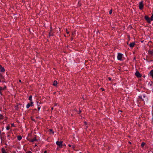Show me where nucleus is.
Here are the masks:
<instances>
[{
  "label": "nucleus",
  "instance_id": "1",
  "mask_svg": "<svg viewBox=\"0 0 153 153\" xmlns=\"http://www.w3.org/2000/svg\"><path fill=\"white\" fill-rule=\"evenodd\" d=\"M123 55V54L121 53H118L117 56L118 59L120 60H122Z\"/></svg>",
  "mask_w": 153,
  "mask_h": 153
},
{
  "label": "nucleus",
  "instance_id": "2",
  "mask_svg": "<svg viewBox=\"0 0 153 153\" xmlns=\"http://www.w3.org/2000/svg\"><path fill=\"white\" fill-rule=\"evenodd\" d=\"M143 1L140 2L139 3V8L140 9H142L143 8Z\"/></svg>",
  "mask_w": 153,
  "mask_h": 153
},
{
  "label": "nucleus",
  "instance_id": "3",
  "mask_svg": "<svg viewBox=\"0 0 153 153\" xmlns=\"http://www.w3.org/2000/svg\"><path fill=\"white\" fill-rule=\"evenodd\" d=\"M62 143L63 141H57L56 142V143L57 145L59 146V147H62Z\"/></svg>",
  "mask_w": 153,
  "mask_h": 153
},
{
  "label": "nucleus",
  "instance_id": "4",
  "mask_svg": "<svg viewBox=\"0 0 153 153\" xmlns=\"http://www.w3.org/2000/svg\"><path fill=\"white\" fill-rule=\"evenodd\" d=\"M145 19L147 21L148 23H150V22L151 20L150 19V18L147 16H145Z\"/></svg>",
  "mask_w": 153,
  "mask_h": 153
},
{
  "label": "nucleus",
  "instance_id": "5",
  "mask_svg": "<svg viewBox=\"0 0 153 153\" xmlns=\"http://www.w3.org/2000/svg\"><path fill=\"white\" fill-rule=\"evenodd\" d=\"M135 75L138 77H141V75L138 71H136L135 73Z\"/></svg>",
  "mask_w": 153,
  "mask_h": 153
},
{
  "label": "nucleus",
  "instance_id": "6",
  "mask_svg": "<svg viewBox=\"0 0 153 153\" xmlns=\"http://www.w3.org/2000/svg\"><path fill=\"white\" fill-rule=\"evenodd\" d=\"M48 131L49 132V134L51 135H53L54 133V131L51 129H50L48 130Z\"/></svg>",
  "mask_w": 153,
  "mask_h": 153
},
{
  "label": "nucleus",
  "instance_id": "7",
  "mask_svg": "<svg viewBox=\"0 0 153 153\" xmlns=\"http://www.w3.org/2000/svg\"><path fill=\"white\" fill-rule=\"evenodd\" d=\"M50 30L49 33V36H53V32H52V30L51 27H50Z\"/></svg>",
  "mask_w": 153,
  "mask_h": 153
},
{
  "label": "nucleus",
  "instance_id": "8",
  "mask_svg": "<svg viewBox=\"0 0 153 153\" xmlns=\"http://www.w3.org/2000/svg\"><path fill=\"white\" fill-rule=\"evenodd\" d=\"M149 75L150 76H151L153 79V70H152L150 73H149Z\"/></svg>",
  "mask_w": 153,
  "mask_h": 153
},
{
  "label": "nucleus",
  "instance_id": "9",
  "mask_svg": "<svg viewBox=\"0 0 153 153\" xmlns=\"http://www.w3.org/2000/svg\"><path fill=\"white\" fill-rule=\"evenodd\" d=\"M6 86H4V87L3 88H2V87H0V94H1V90H4L6 89Z\"/></svg>",
  "mask_w": 153,
  "mask_h": 153
},
{
  "label": "nucleus",
  "instance_id": "10",
  "mask_svg": "<svg viewBox=\"0 0 153 153\" xmlns=\"http://www.w3.org/2000/svg\"><path fill=\"white\" fill-rule=\"evenodd\" d=\"M135 45V43L134 42L131 43L129 45L130 47H133Z\"/></svg>",
  "mask_w": 153,
  "mask_h": 153
},
{
  "label": "nucleus",
  "instance_id": "11",
  "mask_svg": "<svg viewBox=\"0 0 153 153\" xmlns=\"http://www.w3.org/2000/svg\"><path fill=\"white\" fill-rule=\"evenodd\" d=\"M57 81H54V82H53V86H56V85H57Z\"/></svg>",
  "mask_w": 153,
  "mask_h": 153
},
{
  "label": "nucleus",
  "instance_id": "12",
  "mask_svg": "<svg viewBox=\"0 0 153 153\" xmlns=\"http://www.w3.org/2000/svg\"><path fill=\"white\" fill-rule=\"evenodd\" d=\"M1 151L2 153H7L5 149L4 148H2Z\"/></svg>",
  "mask_w": 153,
  "mask_h": 153
},
{
  "label": "nucleus",
  "instance_id": "13",
  "mask_svg": "<svg viewBox=\"0 0 153 153\" xmlns=\"http://www.w3.org/2000/svg\"><path fill=\"white\" fill-rule=\"evenodd\" d=\"M0 69H1L0 71L1 72H4V71H5V69L4 68H3V67L2 68L1 67V68Z\"/></svg>",
  "mask_w": 153,
  "mask_h": 153
},
{
  "label": "nucleus",
  "instance_id": "14",
  "mask_svg": "<svg viewBox=\"0 0 153 153\" xmlns=\"http://www.w3.org/2000/svg\"><path fill=\"white\" fill-rule=\"evenodd\" d=\"M146 144L145 143L143 142L141 144V146L142 147H143Z\"/></svg>",
  "mask_w": 153,
  "mask_h": 153
},
{
  "label": "nucleus",
  "instance_id": "15",
  "mask_svg": "<svg viewBox=\"0 0 153 153\" xmlns=\"http://www.w3.org/2000/svg\"><path fill=\"white\" fill-rule=\"evenodd\" d=\"M149 53L150 54H153V51H149Z\"/></svg>",
  "mask_w": 153,
  "mask_h": 153
},
{
  "label": "nucleus",
  "instance_id": "16",
  "mask_svg": "<svg viewBox=\"0 0 153 153\" xmlns=\"http://www.w3.org/2000/svg\"><path fill=\"white\" fill-rule=\"evenodd\" d=\"M22 138V137L21 136H18L17 137L18 140H20Z\"/></svg>",
  "mask_w": 153,
  "mask_h": 153
},
{
  "label": "nucleus",
  "instance_id": "17",
  "mask_svg": "<svg viewBox=\"0 0 153 153\" xmlns=\"http://www.w3.org/2000/svg\"><path fill=\"white\" fill-rule=\"evenodd\" d=\"M30 106H31V105L30 104H29V103L26 106L27 108H28Z\"/></svg>",
  "mask_w": 153,
  "mask_h": 153
},
{
  "label": "nucleus",
  "instance_id": "18",
  "mask_svg": "<svg viewBox=\"0 0 153 153\" xmlns=\"http://www.w3.org/2000/svg\"><path fill=\"white\" fill-rule=\"evenodd\" d=\"M32 96L30 95V96L29 97V100H30V101H32Z\"/></svg>",
  "mask_w": 153,
  "mask_h": 153
},
{
  "label": "nucleus",
  "instance_id": "19",
  "mask_svg": "<svg viewBox=\"0 0 153 153\" xmlns=\"http://www.w3.org/2000/svg\"><path fill=\"white\" fill-rule=\"evenodd\" d=\"M18 106H19V105H17L15 106V109H16V110H18V108H19Z\"/></svg>",
  "mask_w": 153,
  "mask_h": 153
},
{
  "label": "nucleus",
  "instance_id": "20",
  "mask_svg": "<svg viewBox=\"0 0 153 153\" xmlns=\"http://www.w3.org/2000/svg\"><path fill=\"white\" fill-rule=\"evenodd\" d=\"M36 140L35 138L31 140V142H33L35 141H36Z\"/></svg>",
  "mask_w": 153,
  "mask_h": 153
},
{
  "label": "nucleus",
  "instance_id": "21",
  "mask_svg": "<svg viewBox=\"0 0 153 153\" xmlns=\"http://www.w3.org/2000/svg\"><path fill=\"white\" fill-rule=\"evenodd\" d=\"M40 103L39 102H37V105L38 106H39L40 105Z\"/></svg>",
  "mask_w": 153,
  "mask_h": 153
},
{
  "label": "nucleus",
  "instance_id": "22",
  "mask_svg": "<svg viewBox=\"0 0 153 153\" xmlns=\"http://www.w3.org/2000/svg\"><path fill=\"white\" fill-rule=\"evenodd\" d=\"M3 117V116L1 114H0V120L2 119Z\"/></svg>",
  "mask_w": 153,
  "mask_h": 153
},
{
  "label": "nucleus",
  "instance_id": "23",
  "mask_svg": "<svg viewBox=\"0 0 153 153\" xmlns=\"http://www.w3.org/2000/svg\"><path fill=\"white\" fill-rule=\"evenodd\" d=\"M10 128V127L9 126H7L6 127V129L7 130H9Z\"/></svg>",
  "mask_w": 153,
  "mask_h": 153
},
{
  "label": "nucleus",
  "instance_id": "24",
  "mask_svg": "<svg viewBox=\"0 0 153 153\" xmlns=\"http://www.w3.org/2000/svg\"><path fill=\"white\" fill-rule=\"evenodd\" d=\"M112 10H110V11H109V14H111V13H112Z\"/></svg>",
  "mask_w": 153,
  "mask_h": 153
},
{
  "label": "nucleus",
  "instance_id": "25",
  "mask_svg": "<svg viewBox=\"0 0 153 153\" xmlns=\"http://www.w3.org/2000/svg\"><path fill=\"white\" fill-rule=\"evenodd\" d=\"M30 103H31V106H32L33 105L32 104L33 103V102L32 100L30 101Z\"/></svg>",
  "mask_w": 153,
  "mask_h": 153
},
{
  "label": "nucleus",
  "instance_id": "26",
  "mask_svg": "<svg viewBox=\"0 0 153 153\" xmlns=\"http://www.w3.org/2000/svg\"><path fill=\"white\" fill-rule=\"evenodd\" d=\"M26 153H32V152L30 151H29L26 152Z\"/></svg>",
  "mask_w": 153,
  "mask_h": 153
},
{
  "label": "nucleus",
  "instance_id": "27",
  "mask_svg": "<svg viewBox=\"0 0 153 153\" xmlns=\"http://www.w3.org/2000/svg\"><path fill=\"white\" fill-rule=\"evenodd\" d=\"M66 33H67L68 34H69V32H68V31H67V29H66Z\"/></svg>",
  "mask_w": 153,
  "mask_h": 153
},
{
  "label": "nucleus",
  "instance_id": "28",
  "mask_svg": "<svg viewBox=\"0 0 153 153\" xmlns=\"http://www.w3.org/2000/svg\"><path fill=\"white\" fill-rule=\"evenodd\" d=\"M40 107H38V110L39 111V110H40Z\"/></svg>",
  "mask_w": 153,
  "mask_h": 153
},
{
  "label": "nucleus",
  "instance_id": "29",
  "mask_svg": "<svg viewBox=\"0 0 153 153\" xmlns=\"http://www.w3.org/2000/svg\"><path fill=\"white\" fill-rule=\"evenodd\" d=\"M101 89L102 90V91H103L104 90V88H101Z\"/></svg>",
  "mask_w": 153,
  "mask_h": 153
},
{
  "label": "nucleus",
  "instance_id": "30",
  "mask_svg": "<svg viewBox=\"0 0 153 153\" xmlns=\"http://www.w3.org/2000/svg\"><path fill=\"white\" fill-rule=\"evenodd\" d=\"M81 112V111L80 110H79V113L78 114H80Z\"/></svg>",
  "mask_w": 153,
  "mask_h": 153
},
{
  "label": "nucleus",
  "instance_id": "31",
  "mask_svg": "<svg viewBox=\"0 0 153 153\" xmlns=\"http://www.w3.org/2000/svg\"><path fill=\"white\" fill-rule=\"evenodd\" d=\"M32 119V120H33V121H37V120H35L34 119H33V118H32V119Z\"/></svg>",
  "mask_w": 153,
  "mask_h": 153
},
{
  "label": "nucleus",
  "instance_id": "32",
  "mask_svg": "<svg viewBox=\"0 0 153 153\" xmlns=\"http://www.w3.org/2000/svg\"><path fill=\"white\" fill-rule=\"evenodd\" d=\"M109 80H111V78L110 77H108V78Z\"/></svg>",
  "mask_w": 153,
  "mask_h": 153
},
{
  "label": "nucleus",
  "instance_id": "33",
  "mask_svg": "<svg viewBox=\"0 0 153 153\" xmlns=\"http://www.w3.org/2000/svg\"><path fill=\"white\" fill-rule=\"evenodd\" d=\"M72 146V148H74L75 146H74L73 145V146Z\"/></svg>",
  "mask_w": 153,
  "mask_h": 153
},
{
  "label": "nucleus",
  "instance_id": "34",
  "mask_svg": "<svg viewBox=\"0 0 153 153\" xmlns=\"http://www.w3.org/2000/svg\"><path fill=\"white\" fill-rule=\"evenodd\" d=\"M47 151H45L44 152V153H47Z\"/></svg>",
  "mask_w": 153,
  "mask_h": 153
},
{
  "label": "nucleus",
  "instance_id": "35",
  "mask_svg": "<svg viewBox=\"0 0 153 153\" xmlns=\"http://www.w3.org/2000/svg\"><path fill=\"white\" fill-rule=\"evenodd\" d=\"M84 123L85 124H86H86H87V123H86V122H84Z\"/></svg>",
  "mask_w": 153,
  "mask_h": 153
},
{
  "label": "nucleus",
  "instance_id": "36",
  "mask_svg": "<svg viewBox=\"0 0 153 153\" xmlns=\"http://www.w3.org/2000/svg\"><path fill=\"white\" fill-rule=\"evenodd\" d=\"M68 146H69V147H71L72 146L70 145V144H69L68 145Z\"/></svg>",
  "mask_w": 153,
  "mask_h": 153
},
{
  "label": "nucleus",
  "instance_id": "37",
  "mask_svg": "<svg viewBox=\"0 0 153 153\" xmlns=\"http://www.w3.org/2000/svg\"><path fill=\"white\" fill-rule=\"evenodd\" d=\"M19 82H21V80L20 79H19Z\"/></svg>",
  "mask_w": 153,
  "mask_h": 153
},
{
  "label": "nucleus",
  "instance_id": "38",
  "mask_svg": "<svg viewBox=\"0 0 153 153\" xmlns=\"http://www.w3.org/2000/svg\"><path fill=\"white\" fill-rule=\"evenodd\" d=\"M11 125H12V126H14V124H11Z\"/></svg>",
  "mask_w": 153,
  "mask_h": 153
},
{
  "label": "nucleus",
  "instance_id": "39",
  "mask_svg": "<svg viewBox=\"0 0 153 153\" xmlns=\"http://www.w3.org/2000/svg\"><path fill=\"white\" fill-rule=\"evenodd\" d=\"M39 118V117H36V118H37V119Z\"/></svg>",
  "mask_w": 153,
  "mask_h": 153
},
{
  "label": "nucleus",
  "instance_id": "40",
  "mask_svg": "<svg viewBox=\"0 0 153 153\" xmlns=\"http://www.w3.org/2000/svg\"><path fill=\"white\" fill-rule=\"evenodd\" d=\"M122 112V111H119V112Z\"/></svg>",
  "mask_w": 153,
  "mask_h": 153
},
{
  "label": "nucleus",
  "instance_id": "41",
  "mask_svg": "<svg viewBox=\"0 0 153 153\" xmlns=\"http://www.w3.org/2000/svg\"><path fill=\"white\" fill-rule=\"evenodd\" d=\"M134 59H135V57H134Z\"/></svg>",
  "mask_w": 153,
  "mask_h": 153
},
{
  "label": "nucleus",
  "instance_id": "42",
  "mask_svg": "<svg viewBox=\"0 0 153 153\" xmlns=\"http://www.w3.org/2000/svg\"><path fill=\"white\" fill-rule=\"evenodd\" d=\"M51 109H52V110H53V107H52V108H51Z\"/></svg>",
  "mask_w": 153,
  "mask_h": 153
},
{
  "label": "nucleus",
  "instance_id": "43",
  "mask_svg": "<svg viewBox=\"0 0 153 153\" xmlns=\"http://www.w3.org/2000/svg\"><path fill=\"white\" fill-rule=\"evenodd\" d=\"M6 120H7V119H5V120H5V121H6Z\"/></svg>",
  "mask_w": 153,
  "mask_h": 153
},
{
  "label": "nucleus",
  "instance_id": "44",
  "mask_svg": "<svg viewBox=\"0 0 153 153\" xmlns=\"http://www.w3.org/2000/svg\"><path fill=\"white\" fill-rule=\"evenodd\" d=\"M129 143L130 144H131V143L130 142H129Z\"/></svg>",
  "mask_w": 153,
  "mask_h": 153
},
{
  "label": "nucleus",
  "instance_id": "45",
  "mask_svg": "<svg viewBox=\"0 0 153 153\" xmlns=\"http://www.w3.org/2000/svg\"><path fill=\"white\" fill-rule=\"evenodd\" d=\"M1 76V75L0 74V77Z\"/></svg>",
  "mask_w": 153,
  "mask_h": 153
},
{
  "label": "nucleus",
  "instance_id": "46",
  "mask_svg": "<svg viewBox=\"0 0 153 153\" xmlns=\"http://www.w3.org/2000/svg\"><path fill=\"white\" fill-rule=\"evenodd\" d=\"M74 33H72V35H74Z\"/></svg>",
  "mask_w": 153,
  "mask_h": 153
},
{
  "label": "nucleus",
  "instance_id": "47",
  "mask_svg": "<svg viewBox=\"0 0 153 153\" xmlns=\"http://www.w3.org/2000/svg\"><path fill=\"white\" fill-rule=\"evenodd\" d=\"M72 39H73V38H71V40H72Z\"/></svg>",
  "mask_w": 153,
  "mask_h": 153
},
{
  "label": "nucleus",
  "instance_id": "48",
  "mask_svg": "<svg viewBox=\"0 0 153 153\" xmlns=\"http://www.w3.org/2000/svg\"><path fill=\"white\" fill-rule=\"evenodd\" d=\"M9 135H7V137H9Z\"/></svg>",
  "mask_w": 153,
  "mask_h": 153
},
{
  "label": "nucleus",
  "instance_id": "49",
  "mask_svg": "<svg viewBox=\"0 0 153 153\" xmlns=\"http://www.w3.org/2000/svg\"><path fill=\"white\" fill-rule=\"evenodd\" d=\"M143 96L144 97H145V96L144 95H143Z\"/></svg>",
  "mask_w": 153,
  "mask_h": 153
},
{
  "label": "nucleus",
  "instance_id": "50",
  "mask_svg": "<svg viewBox=\"0 0 153 153\" xmlns=\"http://www.w3.org/2000/svg\"><path fill=\"white\" fill-rule=\"evenodd\" d=\"M79 153H81V152H80Z\"/></svg>",
  "mask_w": 153,
  "mask_h": 153
}]
</instances>
